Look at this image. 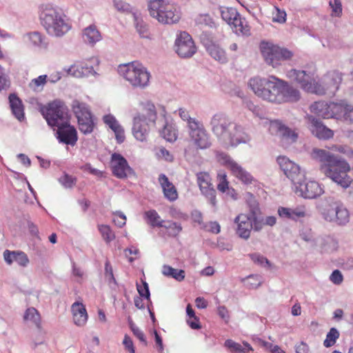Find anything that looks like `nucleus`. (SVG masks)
<instances>
[{
    "label": "nucleus",
    "mask_w": 353,
    "mask_h": 353,
    "mask_svg": "<svg viewBox=\"0 0 353 353\" xmlns=\"http://www.w3.org/2000/svg\"><path fill=\"white\" fill-rule=\"evenodd\" d=\"M250 256V258L252 259V261L258 264V265H260L261 266H268V268H270L271 267V263L270 261L265 256H263V255L259 254V253H252V254H250L248 255Z\"/></svg>",
    "instance_id": "864d4df0"
},
{
    "label": "nucleus",
    "mask_w": 353,
    "mask_h": 353,
    "mask_svg": "<svg viewBox=\"0 0 353 353\" xmlns=\"http://www.w3.org/2000/svg\"><path fill=\"white\" fill-rule=\"evenodd\" d=\"M224 345L232 353H248L253 350L252 346L245 341L243 342V345H241L232 339H227L224 343Z\"/></svg>",
    "instance_id": "f704fd0d"
},
{
    "label": "nucleus",
    "mask_w": 353,
    "mask_h": 353,
    "mask_svg": "<svg viewBox=\"0 0 353 353\" xmlns=\"http://www.w3.org/2000/svg\"><path fill=\"white\" fill-rule=\"evenodd\" d=\"M72 109L77 119L92 114L88 105L78 100L72 101Z\"/></svg>",
    "instance_id": "c9c22d12"
},
{
    "label": "nucleus",
    "mask_w": 353,
    "mask_h": 353,
    "mask_svg": "<svg viewBox=\"0 0 353 353\" xmlns=\"http://www.w3.org/2000/svg\"><path fill=\"white\" fill-rule=\"evenodd\" d=\"M9 103L13 115L20 121L25 118L24 109L21 100L14 93L9 95Z\"/></svg>",
    "instance_id": "2f4dec72"
},
{
    "label": "nucleus",
    "mask_w": 353,
    "mask_h": 353,
    "mask_svg": "<svg viewBox=\"0 0 353 353\" xmlns=\"http://www.w3.org/2000/svg\"><path fill=\"white\" fill-rule=\"evenodd\" d=\"M114 6L118 11L121 12H130L131 6L129 3L122 0H113Z\"/></svg>",
    "instance_id": "680f3d73"
},
{
    "label": "nucleus",
    "mask_w": 353,
    "mask_h": 353,
    "mask_svg": "<svg viewBox=\"0 0 353 353\" xmlns=\"http://www.w3.org/2000/svg\"><path fill=\"white\" fill-rule=\"evenodd\" d=\"M339 337V332L335 327H332L326 335V339L323 341V345L326 347L334 345L336 339Z\"/></svg>",
    "instance_id": "09e8293b"
},
{
    "label": "nucleus",
    "mask_w": 353,
    "mask_h": 353,
    "mask_svg": "<svg viewBox=\"0 0 353 353\" xmlns=\"http://www.w3.org/2000/svg\"><path fill=\"white\" fill-rule=\"evenodd\" d=\"M212 133L225 146L235 147L247 143L250 139L241 125L233 122L223 113L214 114L210 122Z\"/></svg>",
    "instance_id": "f03ea898"
},
{
    "label": "nucleus",
    "mask_w": 353,
    "mask_h": 353,
    "mask_svg": "<svg viewBox=\"0 0 353 353\" xmlns=\"http://www.w3.org/2000/svg\"><path fill=\"white\" fill-rule=\"evenodd\" d=\"M276 11L275 16L273 17V21L279 23H283L286 21V12L284 10H281L276 6H274Z\"/></svg>",
    "instance_id": "0e129e2a"
},
{
    "label": "nucleus",
    "mask_w": 353,
    "mask_h": 353,
    "mask_svg": "<svg viewBox=\"0 0 353 353\" xmlns=\"http://www.w3.org/2000/svg\"><path fill=\"white\" fill-rule=\"evenodd\" d=\"M123 344L124 345L125 350H127L129 353H135V349L132 340L128 335H125Z\"/></svg>",
    "instance_id": "338daca9"
},
{
    "label": "nucleus",
    "mask_w": 353,
    "mask_h": 353,
    "mask_svg": "<svg viewBox=\"0 0 353 353\" xmlns=\"http://www.w3.org/2000/svg\"><path fill=\"white\" fill-rule=\"evenodd\" d=\"M309 121L310 131L318 139L327 140L333 137V131L326 127L319 119L311 116L309 117Z\"/></svg>",
    "instance_id": "5701e85b"
},
{
    "label": "nucleus",
    "mask_w": 353,
    "mask_h": 353,
    "mask_svg": "<svg viewBox=\"0 0 353 353\" xmlns=\"http://www.w3.org/2000/svg\"><path fill=\"white\" fill-rule=\"evenodd\" d=\"M161 137L167 141L174 142L177 139V130L172 124L166 123L160 131Z\"/></svg>",
    "instance_id": "58836bf2"
},
{
    "label": "nucleus",
    "mask_w": 353,
    "mask_h": 353,
    "mask_svg": "<svg viewBox=\"0 0 353 353\" xmlns=\"http://www.w3.org/2000/svg\"><path fill=\"white\" fill-rule=\"evenodd\" d=\"M24 320L32 321L37 327H40V315L34 307L28 308L24 314Z\"/></svg>",
    "instance_id": "37998d69"
},
{
    "label": "nucleus",
    "mask_w": 353,
    "mask_h": 353,
    "mask_svg": "<svg viewBox=\"0 0 353 353\" xmlns=\"http://www.w3.org/2000/svg\"><path fill=\"white\" fill-rule=\"evenodd\" d=\"M342 81L341 74L337 71L328 72L321 79L318 78L316 84V90H321L320 92H315L318 95L326 94L334 95L339 90Z\"/></svg>",
    "instance_id": "f8f14e48"
},
{
    "label": "nucleus",
    "mask_w": 353,
    "mask_h": 353,
    "mask_svg": "<svg viewBox=\"0 0 353 353\" xmlns=\"http://www.w3.org/2000/svg\"><path fill=\"white\" fill-rule=\"evenodd\" d=\"M110 165L113 175L118 179H125L134 174L133 169L121 154L114 152L111 155Z\"/></svg>",
    "instance_id": "f3484780"
},
{
    "label": "nucleus",
    "mask_w": 353,
    "mask_h": 353,
    "mask_svg": "<svg viewBox=\"0 0 353 353\" xmlns=\"http://www.w3.org/2000/svg\"><path fill=\"white\" fill-rule=\"evenodd\" d=\"M101 34L97 26L94 24L90 25L83 30V41L90 46L101 40Z\"/></svg>",
    "instance_id": "473e14b6"
},
{
    "label": "nucleus",
    "mask_w": 353,
    "mask_h": 353,
    "mask_svg": "<svg viewBox=\"0 0 353 353\" xmlns=\"http://www.w3.org/2000/svg\"><path fill=\"white\" fill-rule=\"evenodd\" d=\"M329 5L332 8V16L339 17L342 14V4L340 0H330Z\"/></svg>",
    "instance_id": "13d9d810"
},
{
    "label": "nucleus",
    "mask_w": 353,
    "mask_h": 353,
    "mask_svg": "<svg viewBox=\"0 0 353 353\" xmlns=\"http://www.w3.org/2000/svg\"><path fill=\"white\" fill-rule=\"evenodd\" d=\"M134 24L137 31L142 38H149L150 32L148 25L141 19L134 16Z\"/></svg>",
    "instance_id": "c03bdc74"
},
{
    "label": "nucleus",
    "mask_w": 353,
    "mask_h": 353,
    "mask_svg": "<svg viewBox=\"0 0 353 353\" xmlns=\"http://www.w3.org/2000/svg\"><path fill=\"white\" fill-rule=\"evenodd\" d=\"M118 72L134 88L143 89L149 85L150 74L139 62L119 65Z\"/></svg>",
    "instance_id": "423d86ee"
},
{
    "label": "nucleus",
    "mask_w": 353,
    "mask_h": 353,
    "mask_svg": "<svg viewBox=\"0 0 353 353\" xmlns=\"http://www.w3.org/2000/svg\"><path fill=\"white\" fill-rule=\"evenodd\" d=\"M236 225V234L239 237L244 240H248L251 234L252 223L249 214L241 213L236 216L234 220Z\"/></svg>",
    "instance_id": "412c9836"
},
{
    "label": "nucleus",
    "mask_w": 353,
    "mask_h": 353,
    "mask_svg": "<svg viewBox=\"0 0 353 353\" xmlns=\"http://www.w3.org/2000/svg\"><path fill=\"white\" fill-rule=\"evenodd\" d=\"M279 135L287 141L295 142L297 139V134L285 125H280L279 128Z\"/></svg>",
    "instance_id": "a18cd8bd"
},
{
    "label": "nucleus",
    "mask_w": 353,
    "mask_h": 353,
    "mask_svg": "<svg viewBox=\"0 0 353 353\" xmlns=\"http://www.w3.org/2000/svg\"><path fill=\"white\" fill-rule=\"evenodd\" d=\"M150 14L164 24L177 23L181 18L179 8L168 0H154L150 4Z\"/></svg>",
    "instance_id": "0eeeda50"
},
{
    "label": "nucleus",
    "mask_w": 353,
    "mask_h": 353,
    "mask_svg": "<svg viewBox=\"0 0 353 353\" xmlns=\"http://www.w3.org/2000/svg\"><path fill=\"white\" fill-rule=\"evenodd\" d=\"M23 39L26 44L34 48L46 49L48 45L46 37L38 31L26 33L23 36Z\"/></svg>",
    "instance_id": "393cba45"
},
{
    "label": "nucleus",
    "mask_w": 353,
    "mask_h": 353,
    "mask_svg": "<svg viewBox=\"0 0 353 353\" xmlns=\"http://www.w3.org/2000/svg\"><path fill=\"white\" fill-rule=\"evenodd\" d=\"M279 104L284 103H296L301 99V92L299 89L282 80L281 92L279 97Z\"/></svg>",
    "instance_id": "4be33fe9"
},
{
    "label": "nucleus",
    "mask_w": 353,
    "mask_h": 353,
    "mask_svg": "<svg viewBox=\"0 0 353 353\" xmlns=\"http://www.w3.org/2000/svg\"><path fill=\"white\" fill-rule=\"evenodd\" d=\"M129 326L130 330L133 332V334L142 343L145 345L147 344V341L145 339V336L143 331L139 329L132 321L130 318L128 319Z\"/></svg>",
    "instance_id": "5fc2aeb1"
},
{
    "label": "nucleus",
    "mask_w": 353,
    "mask_h": 353,
    "mask_svg": "<svg viewBox=\"0 0 353 353\" xmlns=\"http://www.w3.org/2000/svg\"><path fill=\"white\" fill-rule=\"evenodd\" d=\"M331 103L325 101L315 102L311 105V110L312 112L321 117L323 119L332 118L331 114Z\"/></svg>",
    "instance_id": "72a5a7b5"
},
{
    "label": "nucleus",
    "mask_w": 353,
    "mask_h": 353,
    "mask_svg": "<svg viewBox=\"0 0 353 353\" xmlns=\"http://www.w3.org/2000/svg\"><path fill=\"white\" fill-rule=\"evenodd\" d=\"M196 179L200 190L212 186L210 176L207 172H201L197 173Z\"/></svg>",
    "instance_id": "49530a36"
},
{
    "label": "nucleus",
    "mask_w": 353,
    "mask_h": 353,
    "mask_svg": "<svg viewBox=\"0 0 353 353\" xmlns=\"http://www.w3.org/2000/svg\"><path fill=\"white\" fill-rule=\"evenodd\" d=\"M10 85V81L8 76L4 72L3 68L0 65V91L6 90Z\"/></svg>",
    "instance_id": "e2e57ef3"
},
{
    "label": "nucleus",
    "mask_w": 353,
    "mask_h": 353,
    "mask_svg": "<svg viewBox=\"0 0 353 353\" xmlns=\"http://www.w3.org/2000/svg\"><path fill=\"white\" fill-rule=\"evenodd\" d=\"M202 195L208 200V203L214 208H216L217 201L216 198V192L214 186L200 190Z\"/></svg>",
    "instance_id": "79ce46f5"
},
{
    "label": "nucleus",
    "mask_w": 353,
    "mask_h": 353,
    "mask_svg": "<svg viewBox=\"0 0 353 353\" xmlns=\"http://www.w3.org/2000/svg\"><path fill=\"white\" fill-rule=\"evenodd\" d=\"M343 114L344 116H343L342 120L349 123H353V105H347Z\"/></svg>",
    "instance_id": "774afa93"
},
{
    "label": "nucleus",
    "mask_w": 353,
    "mask_h": 353,
    "mask_svg": "<svg viewBox=\"0 0 353 353\" xmlns=\"http://www.w3.org/2000/svg\"><path fill=\"white\" fill-rule=\"evenodd\" d=\"M159 182L163 188L165 197L170 201H175L178 197L176 190L166 175L161 174L159 176Z\"/></svg>",
    "instance_id": "c85d7f7f"
},
{
    "label": "nucleus",
    "mask_w": 353,
    "mask_h": 353,
    "mask_svg": "<svg viewBox=\"0 0 353 353\" xmlns=\"http://www.w3.org/2000/svg\"><path fill=\"white\" fill-rule=\"evenodd\" d=\"M3 255L8 265H11L13 262H16L19 266L26 268L30 263L28 255L22 251H10L6 250Z\"/></svg>",
    "instance_id": "b1692460"
},
{
    "label": "nucleus",
    "mask_w": 353,
    "mask_h": 353,
    "mask_svg": "<svg viewBox=\"0 0 353 353\" xmlns=\"http://www.w3.org/2000/svg\"><path fill=\"white\" fill-rule=\"evenodd\" d=\"M74 323L78 326H83L88 320V314L85 306L79 302H74L71 307Z\"/></svg>",
    "instance_id": "7c9ffc66"
},
{
    "label": "nucleus",
    "mask_w": 353,
    "mask_h": 353,
    "mask_svg": "<svg viewBox=\"0 0 353 353\" xmlns=\"http://www.w3.org/2000/svg\"><path fill=\"white\" fill-rule=\"evenodd\" d=\"M276 161L285 175L292 181V184L298 183V181L303 179L305 171L288 157H279Z\"/></svg>",
    "instance_id": "dca6fc26"
},
{
    "label": "nucleus",
    "mask_w": 353,
    "mask_h": 353,
    "mask_svg": "<svg viewBox=\"0 0 353 353\" xmlns=\"http://www.w3.org/2000/svg\"><path fill=\"white\" fill-rule=\"evenodd\" d=\"M179 114L181 119L187 122V127L189 129L192 127L194 125L196 124L199 121L196 119L195 118H192L188 112L185 108H180L179 110Z\"/></svg>",
    "instance_id": "8fccbe9b"
},
{
    "label": "nucleus",
    "mask_w": 353,
    "mask_h": 353,
    "mask_svg": "<svg viewBox=\"0 0 353 353\" xmlns=\"http://www.w3.org/2000/svg\"><path fill=\"white\" fill-rule=\"evenodd\" d=\"M278 214L283 219L296 221L299 218L305 217L306 216V211L304 207H297L294 209L279 207Z\"/></svg>",
    "instance_id": "cd10ccee"
},
{
    "label": "nucleus",
    "mask_w": 353,
    "mask_h": 353,
    "mask_svg": "<svg viewBox=\"0 0 353 353\" xmlns=\"http://www.w3.org/2000/svg\"><path fill=\"white\" fill-rule=\"evenodd\" d=\"M67 72L77 78L88 77L89 76H95L97 74L92 65H73L68 70Z\"/></svg>",
    "instance_id": "c756f323"
},
{
    "label": "nucleus",
    "mask_w": 353,
    "mask_h": 353,
    "mask_svg": "<svg viewBox=\"0 0 353 353\" xmlns=\"http://www.w3.org/2000/svg\"><path fill=\"white\" fill-rule=\"evenodd\" d=\"M220 12L222 19L230 26L237 35L243 37L251 35L250 26L245 18L243 17L236 9L221 7Z\"/></svg>",
    "instance_id": "1a4fd4ad"
},
{
    "label": "nucleus",
    "mask_w": 353,
    "mask_h": 353,
    "mask_svg": "<svg viewBox=\"0 0 353 353\" xmlns=\"http://www.w3.org/2000/svg\"><path fill=\"white\" fill-rule=\"evenodd\" d=\"M287 76L292 81L297 83L305 92L315 94V92H320L321 90H316V84H317L319 77L314 70L292 69L288 72Z\"/></svg>",
    "instance_id": "9d476101"
},
{
    "label": "nucleus",
    "mask_w": 353,
    "mask_h": 353,
    "mask_svg": "<svg viewBox=\"0 0 353 353\" xmlns=\"http://www.w3.org/2000/svg\"><path fill=\"white\" fill-rule=\"evenodd\" d=\"M311 156L320 163L319 170L326 177L343 189L351 186L352 180L347 174L350 166L346 160L330 151L319 148H314Z\"/></svg>",
    "instance_id": "f257e3e1"
},
{
    "label": "nucleus",
    "mask_w": 353,
    "mask_h": 353,
    "mask_svg": "<svg viewBox=\"0 0 353 353\" xmlns=\"http://www.w3.org/2000/svg\"><path fill=\"white\" fill-rule=\"evenodd\" d=\"M145 216L152 228H160L162 226V223L165 222V221L161 219L160 216L155 210H150L145 212Z\"/></svg>",
    "instance_id": "ea45409f"
},
{
    "label": "nucleus",
    "mask_w": 353,
    "mask_h": 353,
    "mask_svg": "<svg viewBox=\"0 0 353 353\" xmlns=\"http://www.w3.org/2000/svg\"><path fill=\"white\" fill-rule=\"evenodd\" d=\"M217 158L223 165L230 170L234 176L243 183H252L254 179L251 174L234 161L228 154L224 152H219L217 154Z\"/></svg>",
    "instance_id": "4468645a"
},
{
    "label": "nucleus",
    "mask_w": 353,
    "mask_h": 353,
    "mask_svg": "<svg viewBox=\"0 0 353 353\" xmlns=\"http://www.w3.org/2000/svg\"><path fill=\"white\" fill-rule=\"evenodd\" d=\"M103 121L112 130H114L121 125L116 117L111 114L104 115Z\"/></svg>",
    "instance_id": "4d7b16f0"
},
{
    "label": "nucleus",
    "mask_w": 353,
    "mask_h": 353,
    "mask_svg": "<svg viewBox=\"0 0 353 353\" xmlns=\"http://www.w3.org/2000/svg\"><path fill=\"white\" fill-rule=\"evenodd\" d=\"M145 109L147 111L146 120L149 122L154 123L157 119V112L154 105L150 102H147L145 105Z\"/></svg>",
    "instance_id": "6e6d98bb"
},
{
    "label": "nucleus",
    "mask_w": 353,
    "mask_h": 353,
    "mask_svg": "<svg viewBox=\"0 0 353 353\" xmlns=\"http://www.w3.org/2000/svg\"><path fill=\"white\" fill-rule=\"evenodd\" d=\"M204 46L208 54L214 60L221 63H226L228 61L225 50L219 45L212 41H208L204 43Z\"/></svg>",
    "instance_id": "a878e982"
},
{
    "label": "nucleus",
    "mask_w": 353,
    "mask_h": 353,
    "mask_svg": "<svg viewBox=\"0 0 353 353\" xmlns=\"http://www.w3.org/2000/svg\"><path fill=\"white\" fill-rule=\"evenodd\" d=\"M260 48L265 61L274 68L280 65L281 61L289 59L292 57L291 51L268 42H261Z\"/></svg>",
    "instance_id": "9b49d317"
},
{
    "label": "nucleus",
    "mask_w": 353,
    "mask_h": 353,
    "mask_svg": "<svg viewBox=\"0 0 353 353\" xmlns=\"http://www.w3.org/2000/svg\"><path fill=\"white\" fill-rule=\"evenodd\" d=\"M189 136L194 145L201 150L209 148L212 145L210 134L201 122H198L188 129Z\"/></svg>",
    "instance_id": "2eb2a0df"
},
{
    "label": "nucleus",
    "mask_w": 353,
    "mask_h": 353,
    "mask_svg": "<svg viewBox=\"0 0 353 353\" xmlns=\"http://www.w3.org/2000/svg\"><path fill=\"white\" fill-rule=\"evenodd\" d=\"M39 19L41 25L48 34L51 36L62 37L70 29L65 14L57 6L50 4L43 6L40 11Z\"/></svg>",
    "instance_id": "7ed1b4c3"
},
{
    "label": "nucleus",
    "mask_w": 353,
    "mask_h": 353,
    "mask_svg": "<svg viewBox=\"0 0 353 353\" xmlns=\"http://www.w3.org/2000/svg\"><path fill=\"white\" fill-rule=\"evenodd\" d=\"M141 283L142 285L137 283V290L139 294V296L147 299L148 301L151 303L150 292L149 290L148 283L143 279H141Z\"/></svg>",
    "instance_id": "603ef678"
},
{
    "label": "nucleus",
    "mask_w": 353,
    "mask_h": 353,
    "mask_svg": "<svg viewBox=\"0 0 353 353\" xmlns=\"http://www.w3.org/2000/svg\"><path fill=\"white\" fill-rule=\"evenodd\" d=\"M114 217L113 218V222L119 228H122L126 223V216L121 212H117L114 213Z\"/></svg>",
    "instance_id": "052dcab7"
},
{
    "label": "nucleus",
    "mask_w": 353,
    "mask_h": 353,
    "mask_svg": "<svg viewBox=\"0 0 353 353\" xmlns=\"http://www.w3.org/2000/svg\"><path fill=\"white\" fill-rule=\"evenodd\" d=\"M148 123L144 114H137L134 117L132 130L137 140L140 141L146 140L149 132Z\"/></svg>",
    "instance_id": "aec40b11"
},
{
    "label": "nucleus",
    "mask_w": 353,
    "mask_h": 353,
    "mask_svg": "<svg viewBox=\"0 0 353 353\" xmlns=\"http://www.w3.org/2000/svg\"><path fill=\"white\" fill-rule=\"evenodd\" d=\"M331 114L332 118L342 120L343 112L345 111L346 105L347 104L344 102L341 103H334L331 102Z\"/></svg>",
    "instance_id": "a19ab883"
},
{
    "label": "nucleus",
    "mask_w": 353,
    "mask_h": 353,
    "mask_svg": "<svg viewBox=\"0 0 353 353\" xmlns=\"http://www.w3.org/2000/svg\"><path fill=\"white\" fill-rule=\"evenodd\" d=\"M282 79L275 76L267 78L255 77L251 78L248 85L254 93L268 102L279 104V95Z\"/></svg>",
    "instance_id": "20e7f679"
},
{
    "label": "nucleus",
    "mask_w": 353,
    "mask_h": 353,
    "mask_svg": "<svg viewBox=\"0 0 353 353\" xmlns=\"http://www.w3.org/2000/svg\"><path fill=\"white\" fill-rule=\"evenodd\" d=\"M59 182L65 188H73L77 183V178L69 175L68 174L64 173L59 179Z\"/></svg>",
    "instance_id": "3c124183"
},
{
    "label": "nucleus",
    "mask_w": 353,
    "mask_h": 353,
    "mask_svg": "<svg viewBox=\"0 0 353 353\" xmlns=\"http://www.w3.org/2000/svg\"><path fill=\"white\" fill-rule=\"evenodd\" d=\"M250 206V218L252 223V228L254 231H260L263 225H265L264 219L259 216L260 209L258 203L254 201L253 202L249 203Z\"/></svg>",
    "instance_id": "bb28decb"
},
{
    "label": "nucleus",
    "mask_w": 353,
    "mask_h": 353,
    "mask_svg": "<svg viewBox=\"0 0 353 353\" xmlns=\"http://www.w3.org/2000/svg\"><path fill=\"white\" fill-rule=\"evenodd\" d=\"M99 230L103 240L107 243L111 242L112 240L115 239V234L109 225H99Z\"/></svg>",
    "instance_id": "de8ad7c7"
},
{
    "label": "nucleus",
    "mask_w": 353,
    "mask_h": 353,
    "mask_svg": "<svg viewBox=\"0 0 353 353\" xmlns=\"http://www.w3.org/2000/svg\"><path fill=\"white\" fill-rule=\"evenodd\" d=\"M176 52L182 58L192 57L196 48L192 37L186 32H181L175 41Z\"/></svg>",
    "instance_id": "a211bd4d"
},
{
    "label": "nucleus",
    "mask_w": 353,
    "mask_h": 353,
    "mask_svg": "<svg viewBox=\"0 0 353 353\" xmlns=\"http://www.w3.org/2000/svg\"><path fill=\"white\" fill-rule=\"evenodd\" d=\"M333 149L335 151H337L340 153L345 154L350 159H353V150L351 148H350L349 147L345 146V145H334L333 147Z\"/></svg>",
    "instance_id": "69168bd1"
},
{
    "label": "nucleus",
    "mask_w": 353,
    "mask_h": 353,
    "mask_svg": "<svg viewBox=\"0 0 353 353\" xmlns=\"http://www.w3.org/2000/svg\"><path fill=\"white\" fill-rule=\"evenodd\" d=\"M77 121L79 124V129L81 132L84 134H88L93 132L94 123L92 119V114L77 119Z\"/></svg>",
    "instance_id": "e433bc0d"
},
{
    "label": "nucleus",
    "mask_w": 353,
    "mask_h": 353,
    "mask_svg": "<svg viewBox=\"0 0 353 353\" xmlns=\"http://www.w3.org/2000/svg\"><path fill=\"white\" fill-rule=\"evenodd\" d=\"M47 78V75L44 74L33 79L29 83L30 88L34 91L37 90L39 87L43 86L46 84Z\"/></svg>",
    "instance_id": "bf43d9fd"
},
{
    "label": "nucleus",
    "mask_w": 353,
    "mask_h": 353,
    "mask_svg": "<svg viewBox=\"0 0 353 353\" xmlns=\"http://www.w3.org/2000/svg\"><path fill=\"white\" fill-rule=\"evenodd\" d=\"M41 113L50 127H57L68 121V109L63 102L59 100L43 107Z\"/></svg>",
    "instance_id": "6e6552de"
},
{
    "label": "nucleus",
    "mask_w": 353,
    "mask_h": 353,
    "mask_svg": "<svg viewBox=\"0 0 353 353\" xmlns=\"http://www.w3.org/2000/svg\"><path fill=\"white\" fill-rule=\"evenodd\" d=\"M323 219L334 225L346 226L350 221V213L346 205L339 199L330 197L321 212Z\"/></svg>",
    "instance_id": "39448f33"
},
{
    "label": "nucleus",
    "mask_w": 353,
    "mask_h": 353,
    "mask_svg": "<svg viewBox=\"0 0 353 353\" xmlns=\"http://www.w3.org/2000/svg\"><path fill=\"white\" fill-rule=\"evenodd\" d=\"M56 137L59 143L74 145L78 140L76 128L71 125L69 121L57 126Z\"/></svg>",
    "instance_id": "6ab92c4d"
},
{
    "label": "nucleus",
    "mask_w": 353,
    "mask_h": 353,
    "mask_svg": "<svg viewBox=\"0 0 353 353\" xmlns=\"http://www.w3.org/2000/svg\"><path fill=\"white\" fill-rule=\"evenodd\" d=\"M293 184L294 191L298 196L304 199H315L323 193V188L318 182L306 180L305 174L303 179Z\"/></svg>",
    "instance_id": "ddd939ff"
},
{
    "label": "nucleus",
    "mask_w": 353,
    "mask_h": 353,
    "mask_svg": "<svg viewBox=\"0 0 353 353\" xmlns=\"http://www.w3.org/2000/svg\"><path fill=\"white\" fill-rule=\"evenodd\" d=\"M162 273L163 275L173 278L177 281H183L185 276L184 270L175 269L168 265L163 266Z\"/></svg>",
    "instance_id": "4c0bfd02"
}]
</instances>
